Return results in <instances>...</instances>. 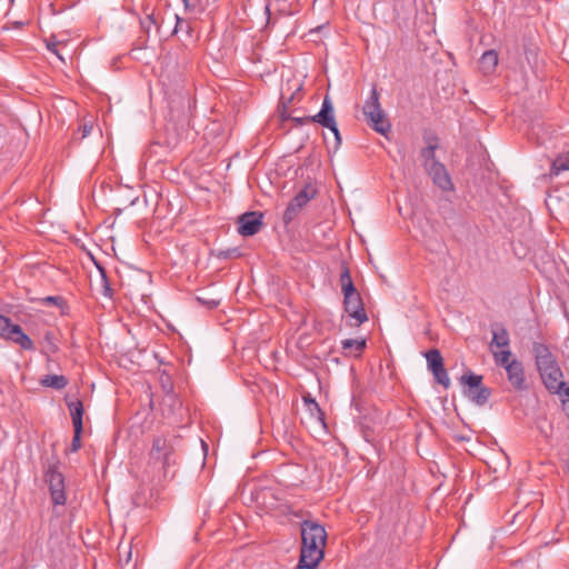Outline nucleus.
<instances>
[{
    "mask_svg": "<svg viewBox=\"0 0 569 569\" xmlns=\"http://www.w3.org/2000/svg\"><path fill=\"white\" fill-rule=\"evenodd\" d=\"M16 343L24 350H33L34 348L32 340L26 333L20 335Z\"/></svg>",
    "mask_w": 569,
    "mask_h": 569,
    "instance_id": "bb28decb",
    "label": "nucleus"
},
{
    "mask_svg": "<svg viewBox=\"0 0 569 569\" xmlns=\"http://www.w3.org/2000/svg\"><path fill=\"white\" fill-rule=\"evenodd\" d=\"M461 383L467 387L465 395L473 403L483 406L488 402L491 391L482 385V376L473 372L466 373L461 377Z\"/></svg>",
    "mask_w": 569,
    "mask_h": 569,
    "instance_id": "39448f33",
    "label": "nucleus"
},
{
    "mask_svg": "<svg viewBox=\"0 0 569 569\" xmlns=\"http://www.w3.org/2000/svg\"><path fill=\"white\" fill-rule=\"evenodd\" d=\"M340 284L342 293L357 290L351 279L350 270L347 266H342L340 273Z\"/></svg>",
    "mask_w": 569,
    "mask_h": 569,
    "instance_id": "4be33fe9",
    "label": "nucleus"
},
{
    "mask_svg": "<svg viewBox=\"0 0 569 569\" xmlns=\"http://www.w3.org/2000/svg\"><path fill=\"white\" fill-rule=\"evenodd\" d=\"M43 348L48 353H56L58 351V346L54 341V336L52 332L47 331L43 337Z\"/></svg>",
    "mask_w": 569,
    "mask_h": 569,
    "instance_id": "5701e85b",
    "label": "nucleus"
},
{
    "mask_svg": "<svg viewBox=\"0 0 569 569\" xmlns=\"http://www.w3.org/2000/svg\"><path fill=\"white\" fill-rule=\"evenodd\" d=\"M303 400H305V402L308 406L310 411L316 410L317 412L321 413L320 407L316 402L315 399H312L310 396H308V397H303Z\"/></svg>",
    "mask_w": 569,
    "mask_h": 569,
    "instance_id": "c756f323",
    "label": "nucleus"
},
{
    "mask_svg": "<svg viewBox=\"0 0 569 569\" xmlns=\"http://www.w3.org/2000/svg\"><path fill=\"white\" fill-rule=\"evenodd\" d=\"M100 276H101V288H102V295L104 297L111 298L112 297V289L110 287L109 280L107 278V273L103 268L99 267Z\"/></svg>",
    "mask_w": 569,
    "mask_h": 569,
    "instance_id": "393cba45",
    "label": "nucleus"
},
{
    "mask_svg": "<svg viewBox=\"0 0 569 569\" xmlns=\"http://www.w3.org/2000/svg\"><path fill=\"white\" fill-rule=\"evenodd\" d=\"M41 385L56 390H61L68 385V379L62 375H48L41 379Z\"/></svg>",
    "mask_w": 569,
    "mask_h": 569,
    "instance_id": "aec40b11",
    "label": "nucleus"
},
{
    "mask_svg": "<svg viewBox=\"0 0 569 569\" xmlns=\"http://www.w3.org/2000/svg\"><path fill=\"white\" fill-rule=\"evenodd\" d=\"M317 191L311 184H307L301 189L295 198L289 202L283 213L284 223L291 222L298 212L316 197Z\"/></svg>",
    "mask_w": 569,
    "mask_h": 569,
    "instance_id": "423d86ee",
    "label": "nucleus"
},
{
    "mask_svg": "<svg viewBox=\"0 0 569 569\" xmlns=\"http://www.w3.org/2000/svg\"><path fill=\"white\" fill-rule=\"evenodd\" d=\"M176 19H177V23H176L174 32H178V30L182 29L183 24H186L187 22L183 19L179 18L178 16H176Z\"/></svg>",
    "mask_w": 569,
    "mask_h": 569,
    "instance_id": "2f4dec72",
    "label": "nucleus"
},
{
    "mask_svg": "<svg viewBox=\"0 0 569 569\" xmlns=\"http://www.w3.org/2000/svg\"><path fill=\"white\" fill-rule=\"evenodd\" d=\"M363 114L368 124L378 133L386 136L390 129L391 123L389 122L385 111L381 108L379 101V93L373 87L370 96L366 100L362 107Z\"/></svg>",
    "mask_w": 569,
    "mask_h": 569,
    "instance_id": "f03ea898",
    "label": "nucleus"
},
{
    "mask_svg": "<svg viewBox=\"0 0 569 569\" xmlns=\"http://www.w3.org/2000/svg\"><path fill=\"white\" fill-rule=\"evenodd\" d=\"M565 410L567 411V415L569 417V406L568 407H565Z\"/></svg>",
    "mask_w": 569,
    "mask_h": 569,
    "instance_id": "72a5a7b5",
    "label": "nucleus"
},
{
    "mask_svg": "<svg viewBox=\"0 0 569 569\" xmlns=\"http://www.w3.org/2000/svg\"><path fill=\"white\" fill-rule=\"evenodd\" d=\"M569 170V151L559 154L552 162L551 174L558 176L561 171Z\"/></svg>",
    "mask_w": 569,
    "mask_h": 569,
    "instance_id": "412c9836",
    "label": "nucleus"
},
{
    "mask_svg": "<svg viewBox=\"0 0 569 569\" xmlns=\"http://www.w3.org/2000/svg\"><path fill=\"white\" fill-rule=\"evenodd\" d=\"M539 372L547 389L557 393L563 392L569 397V387H567L562 380V371L558 363Z\"/></svg>",
    "mask_w": 569,
    "mask_h": 569,
    "instance_id": "9b49d317",
    "label": "nucleus"
},
{
    "mask_svg": "<svg viewBox=\"0 0 569 569\" xmlns=\"http://www.w3.org/2000/svg\"><path fill=\"white\" fill-rule=\"evenodd\" d=\"M438 148L437 139L429 140L427 147L421 150L422 166L425 169L431 167L439 161L436 159V150Z\"/></svg>",
    "mask_w": 569,
    "mask_h": 569,
    "instance_id": "a211bd4d",
    "label": "nucleus"
},
{
    "mask_svg": "<svg viewBox=\"0 0 569 569\" xmlns=\"http://www.w3.org/2000/svg\"><path fill=\"white\" fill-rule=\"evenodd\" d=\"M479 64L483 73H492L498 64V53L495 50H487L482 53Z\"/></svg>",
    "mask_w": 569,
    "mask_h": 569,
    "instance_id": "dca6fc26",
    "label": "nucleus"
},
{
    "mask_svg": "<svg viewBox=\"0 0 569 569\" xmlns=\"http://www.w3.org/2000/svg\"><path fill=\"white\" fill-rule=\"evenodd\" d=\"M428 369L432 372L436 381L445 388H449L450 378L443 367V359L438 349H431L425 353Z\"/></svg>",
    "mask_w": 569,
    "mask_h": 569,
    "instance_id": "6e6552de",
    "label": "nucleus"
},
{
    "mask_svg": "<svg viewBox=\"0 0 569 569\" xmlns=\"http://www.w3.org/2000/svg\"><path fill=\"white\" fill-rule=\"evenodd\" d=\"M178 438L174 436H158L153 439L150 450V459L160 462L164 472L176 461L173 455L176 451Z\"/></svg>",
    "mask_w": 569,
    "mask_h": 569,
    "instance_id": "20e7f679",
    "label": "nucleus"
},
{
    "mask_svg": "<svg viewBox=\"0 0 569 569\" xmlns=\"http://www.w3.org/2000/svg\"><path fill=\"white\" fill-rule=\"evenodd\" d=\"M343 308L349 317L357 321L358 326L368 320V316L358 290L343 293Z\"/></svg>",
    "mask_w": 569,
    "mask_h": 569,
    "instance_id": "0eeeda50",
    "label": "nucleus"
},
{
    "mask_svg": "<svg viewBox=\"0 0 569 569\" xmlns=\"http://www.w3.org/2000/svg\"><path fill=\"white\" fill-rule=\"evenodd\" d=\"M312 121L328 128L336 138L337 144L341 142L340 133L333 114V107L329 97H325L320 111L312 117Z\"/></svg>",
    "mask_w": 569,
    "mask_h": 569,
    "instance_id": "1a4fd4ad",
    "label": "nucleus"
},
{
    "mask_svg": "<svg viewBox=\"0 0 569 569\" xmlns=\"http://www.w3.org/2000/svg\"><path fill=\"white\" fill-rule=\"evenodd\" d=\"M70 415L72 418V425L74 429V436L71 443V450L78 451L80 449V436L82 432V416H83V405L80 400H76L70 402L69 405Z\"/></svg>",
    "mask_w": 569,
    "mask_h": 569,
    "instance_id": "ddd939ff",
    "label": "nucleus"
},
{
    "mask_svg": "<svg viewBox=\"0 0 569 569\" xmlns=\"http://www.w3.org/2000/svg\"><path fill=\"white\" fill-rule=\"evenodd\" d=\"M46 481L48 482L49 490L51 493V499L54 505H64L66 503V493H64V478L61 472L57 470L56 467H49L46 472Z\"/></svg>",
    "mask_w": 569,
    "mask_h": 569,
    "instance_id": "9d476101",
    "label": "nucleus"
},
{
    "mask_svg": "<svg viewBox=\"0 0 569 569\" xmlns=\"http://www.w3.org/2000/svg\"><path fill=\"white\" fill-rule=\"evenodd\" d=\"M16 323H12L9 318L0 315V336L4 339L11 333L12 327Z\"/></svg>",
    "mask_w": 569,
    "mask_h": 569,
    "instance_id": "b1692460",
    "label": "nucleus"
},
{
    "mask_svg": "<svg viewBox=\"0 0 569 569\" xmlns=\"http://www.w3.org/2000/svg\"><path fill=\"white\" fill-rule=\"evenodd\" d=\"M61 42H58V41H54V40H50L48 43H47V48L49 51L53 52L54 54H57L59 57V59H61L63 61V58L62 56L58 52V44H60Z\"/></svg>",
    "mask_w": 569,
    "mask_h": 569,
    "instance_id": "7c9ffc66",
    "label": "nucleus"
},
{
    "mask_svg": "<svg viewBox=\"0 0 569 569\" xmlns=\"http://www.w3.org/2000/svg\"><path fill=\"white\" fill-rule=\"evenodd\" d=\"M92 126L84 124L82 129V137H87L91 132Z\"/></svg>",
    "mask_w": 569,
    "mask_h": 569,
    "instance_id": "473e14b6",
    "label": "nucleus"
},
{
    "mask_svg": "<svg viewBox=\"0 0 569 569\" xmlns=\"http://www.w3.org/2000/svg\"><path fill=\"white\" fill-rule=\"evenodd\" d=\"M42 302L44 305L60 306L63 302V300L59 296H48L42 299Z\"/></svg>",
    "mask_w": 569,
    "mask_h": 569,
    "instance_id": "c85d7f7f",
    "label": "nucleus"
},
{
    "mask_svg": "<svg viewBox=\"0 0 569 569\" xmlns=\"http://www.w3.org/2000/svg\"><path fill=\"white\" fill-rule=\"evenodd\" d=\"M341 347L346 355L360 356L366 348L365 339H345L341 341Z\"/></svg>",
    "mask_w": 569,
    "mask_h": 569,
    "instance_id": "6ab92c4d",
    "label": "nucleus"
},
{
    "mask_svg": "<svg viewBox=\"0 0 569 569\" xmlns=\"http://www.w3.org/2000/svg\"><path fill=\"white\" fill-rule=\"evenodd\" d=\"M23 330L22 328L19 326V325H14V327H12L11 329V333L7 337V339L13 341V342H17V340L19 339V336L20 335H23Z\"/></svg>",
    "mask_w": 569,
    "mask_h": 569,
    "instance_id": "cd10ccee",
    "label": "nucleus"
},
{
    "mask_svg": "<svg viewBox=\"0 0 569 569\" xmlns=\"http://www.w3.org/2000/svg\"><path fill=\"white\" fill-rule=\"evenodd\" d=\"M197 301L206 306L208 309H214L219 306L220 299L209 298L204 296H197Z\"/></svg>",
    "mask_w": 569,
    "mask_h": 569,
    "instance_id": "a878e982",
    "label": "nucleus"
},
{
    "mask_svg": "<svg viewBox=\"0 0 569 569\" xmlns=\"http://www.w3.org/2000/svg\"><path fill=\"white\" fill-rule=\"evenodd\" d=\"M262 213L250 211L238 219V232L243 237L254 236L262 227Z\"/></svg>",
    "mask_w": 569,
    "mask_h": 569,
    "instance_id": "f8f14e48",
    "label": "nucleus"
},
{
    "mask_svg": "<svg viewBox=\"0 0 569 569\" xmlns=\"http://www.w3.org/2000/svg\"><path fill=\"white\" fill-rule=\"evenodd\" d=\"M425 170L432 179V182L442 191H451L453 189L452 180L443 163H433Z\"/></svg>",
    "mask_w": 569,
    "mask_h": 569,
    "instance_id": "4468645a",
    "label": "nucleus"
},
{
    "mask_svg": "<svg viewBox=\"0 0 569 569\" xmlns=\"http://www.w3.org/2000/svg\"><path fill=\"white\" fill-rule=\"evenodd\" d=\"M509 345H510V338H509V333L505 327H500L497 330L492 331V340L490 343L492 351H495L493 350L495 347L501 348V350L509 349Z\"/></svg>",
    "mask_w": 569,
    "mask_h": 569,
    "instance_id": "f3484780",
    "label": "nucleus"
},
{
    "mask_svg": "<svg viewBox=\"0 0 569 569\" xmlns=\"http://www.w3.org/2000/svg\"><path fill=\"white\" fill-rule=\"evenodd\" d=\"M301 552L298 569H315L323 558L327 541L325 528L312 521L301 525Z\"/></svg>",
    "mask_w": 569,
    "mask_h": 569,
    "instance_id": "f257e3e1",
    "label": "nucleus"
},
{
    "mask_svg": "<svg viewBox=\"0 0 569 569\" xmlns=\"http://www.w3.org/2000/svg\"><path fill=\"white\" fill-rule=\"evenodd\" d=\"M492 355L496 365L505 368L510 385L516 390H523L526 388V377L522 363L517 359H510L511 351L509 349L492 351Z\"/></svg>",
    "mask_w": 569,
    "mask_h": 569,
    "instance_id": "7ed1b4c3",
    "label": "nucleus"
},
{
    "mask_svg": "<svg viewBox=\"0 0 569 569\" xmlns=\"http://www.w3.org/2000/svg\"><path fill=\"white\" fill-rule=\"evenodd\" d=\"M532 351L535 353L536 365L539 371L558 363L549 347L545 343L535 342Z\"/></svg>",
    "mask_w": 569,
    "mask_h": 569,
    "instance_id": "2eb2a0df",
    "label": "nucleus"
}]
</instances>
